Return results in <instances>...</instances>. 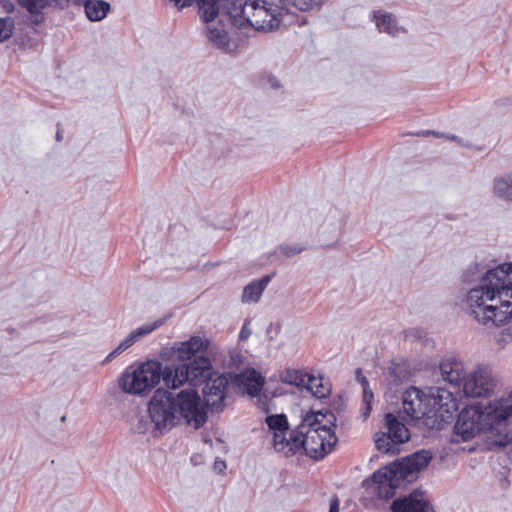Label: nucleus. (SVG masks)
<instances>
[{"label": "nucleus", "mask_w": 512, "mask_h": 512, "mask_svg": "<svg viewBox=\"0 0 512 512\" xmlns=\"http://www.w3.org/2000/svg\"><path fill=\"white\" fill-rule=\"evenodd\" d=\"M467 305L483 325L501 326L512 318V263L489 269L470 289Z\"/></svg>", "instance_id": "f257e3e1"}, {"label": "nucleus", "mask_w": 512, "mask_h": 512, "mask_svg": "<svg viewBox=\"0 0 512 512\" xmlns=\"http://www.w3.org/2000/svg\"><path fill=\"white\" fill-rule=\"evenodd\" d=\"M321 413H307L297 426V432L301 435L303 452L313 459H322L330 453L337 442L334 431L322 423Z\"/></svg>", "instance_id": "f03ea898"}, {"label": "nucleus", "mask_w": 512, "mask_h": 512, "mask_svg": "<svg viewBox=\"0 0 512 512\" xmlns=\"http://www.w3.org/2000/svg\"><path fill=\"white\" fill-rule=\"evenodd\" d=\"M288 0H245L238 3L232 16H241L256 30L270 31L280 26Z\"/></svg>", "instance_id": "7ed1b4c3"}, {"label": "nucleus", "mask_w": 512, "mask_h": 512, "mask_svg": "<svg viewBox=\"0 0 512 512\" xmlns=\"http://www.w3.org/2000/svg\"><path fill=\"white\" fill-rule=\"evenodd\" d=\"M498 406L475 403L463 408L454 426V432L462 441H468L477 434L496 429L500 420Z\"/></svg>", "instance_id": "20e7f679"}, {"label": "nucleus", "mask_w": 512, "mask_h": 512, "mask_svg": "<svg viewBox=\"0 0 512 512\" xmlns=\"http://www.w3.org/2000/svg\"><path fill=\"white\" fill-rule=\"evenodd\" d=\"M434 404L450 415L459 410L457 398L452 391L444 388H439L437 396L434 398L426 395L417 387H410L403 395V411L412 420H420L428 416L432 412Z\"/></svg>", "instance_id": "39448f33"}, {"label": "nucleus", "mask_w": 512, "mask_h": 512, "mask_svg": "<svg viewBox=\"0 0 512 512\" xmlns=\"http://www.w3.org/2000/svg\"><path fill=\"white\" fill-rule=\"evenodd\" d=\"M168 370L170 366L163 367L156 359L147 360L135 368H127L119 378V386L126 393L143 395L155 388L161 380L165 383Z\"/></svg>", "instance_id": "423d86ee"}, {"label": "nucleus", "mask_w": 512, "mask_h": 512, "mask_svg": "<svg viewBox=\"0 0 512 512\" xmlns=\"http://www.w3.org/2000/svg\"><path fill=\"white\" fill-rule=\"evenodd\" d=\"M211 370L210 359L199 355L188 364L170 365V370L165 375V385L170 389H177L186 382L196 385L208 379L213 374Z\"/></svg>", "instance_id": "0eeeda50"}, {"label": "nucleus", "mask_w": 512, "mask_h": 512, "mask_svg": "<svg viewBox=\"0 0 512 512\" xmlns=\"http://www.w3.org/2000/svg\"><path fill=\"white\" fill-rule=\"evenodd\" d=\"M394 462L375 471L369 479L363 482L366 491L377 499L392 498L401 482L405 479Z\"/></svg>", "instance_id": "6e6552de"}, {"label": "nucleus", "mask_w": 512, "mask_h": 512, "mask_svg": "<svg viewBox=\"0 0 512 512\" xmlns=\"http://www.w3.org/2000/svg\"><path fill=\"white\" fill-rule=\"evenodd\" d=\"M148 412L157 430L162 431L174 426L176 410L172 393L157 389L149 401Z\"/></svg>", "instance_id": "1a4fd4ad"}, {"label": "nucleus", "mask_w": 512, "mask_h": 512, "mask_svg": "<svg viewBox=\"0 0 512 512\" xmlns=\"http://www.w3.org/2000/svg\"><path fill=\"white\" fill-rule=\"evenodd\" d=\"M385 425L387 432L375 434L376 448L382 453L396 454L399 452L398 446L410 439V432L392 413L386 414Z\"/></svg>", "instance_id": "9d476101"}, {"label": "nucleus", "mask_w": 512, "mask_h": 512, "mask_svg": "<svg viewBox=\"0 0 512 512\" xmlns=\"http://www.w3.org/2000/svg\"><path fill=\"white\" fill-rule=\"evenodd\" d=\"M174 405L176 413L195 428L201 427L207 420L206 412L201 406L200 396L194 389L180 391L174 397Z\"/></svg>", "instance_id": "9b49d317"}, {"label": "nucleus", "mask_w": 512, "mask_h": 512, "mask_svg": "<svg viewBox=\"0 0 512 512\" xmlns=\"http://www.w3.org/2000/svg\"><path fill=\"white\" fill-rule=\"evenodd\" d=\"M283 383L304 387L317 398H324L330 393L328 384L323 383L322 377H315L300 369H286L280 374Z\"/></svg>", "instance_id": "f8f14e48"}, {"label": "nucleus", "mask_w": 512, "mask_h": 512, "mask_svg": "<svg viewBox=\"0 0 512 512\" xmlns=\"http://www.w3.org/2000/svg\"><path fill=\"white\" fill-rule=\"evenodd\" d=\"M495 384L488 366H478L473 372L466 375L460 390L466 396L479 398L487 396Z\"/></svg>", "instance_id": "ddd939ff"}, {"label": "nucleus", "mask_w": 512, "mask_h": 512, "mask_svg": "<svg viewBox=\"0 0 512 512\" xmlns=\"http://www.w3.org/2000/svg\"><path fill=\"white\" fill-rule=\"evenodd\" d=\"M229 381L226 376L212 374L204 381L202 389L206 405L215 410H221L224 406L226 391Z\"/></svg>", "instance_id": "4468645a"}, {"label": "nucleus", "mask_w": 512, "mask_h": 512, "mask_svg": "<svg viewBox=\"0 0 512 512\" xmlns=\"http://www.w3.org/2000/svg\"><path fill=\"white\" fill-rule=\"evenodd\" d=\"M392 512H434L425 493L414 490L407 496L395 499L390 507Z\"/></svg>", "instance_id": "2eb2a0df"}, {"label": "nucleus", "mask_w": 512, "mask_h": 512, "mask_svg": "<svg viewBox=\"0 0 512 512\" xmlns=\"http://www.w3.org/2000/svg\"><path fill=\"white\" fill-rule=\"evenodd\" d=\"M440 371L443 379L456 389L452 393L458 399L457 395L467 375L463 363L454 356L446 357L440 363Z\"/></svg>", "instance_id": "dca6fc26"}, {"label": "nucleus", "mask_w": 512, "mask_h": 512, "mask_svg": "<svg viewBox=\"0 0 512 512\" xmlns=\"http://www.w3.org/2000/svg\"><path fill=\"white\" fill-rule=\"evenodd\" d=\"M273 447L285 457L303 453V442H301V435L297 432V427L290 432L274 435Z\"/></svg>", "instance_id": "f3484780"}, {"label": "nucleus", "mask_w": 512, "mask_h": 512, "mask_svg": "<svg viewBox=\"0 0 512 512\" xmlns=\"http://www.w3.org/2000/svg\"><path fill=\"white\" fill-rule=\"evenodd\" d=\"M431 460V455L428 451H419L414 454L394 461L397 464V469L403 475V478L407 480L411 475L417 473L421 469L428 466Z\"/></svg>", "instance_id": "a211bd4d"}, {"label": "nucleus", "mask_w": 512, "mask_h": 512, "mask_svg": "<svg viewBox=\"0 0 512 512\" xmlns=\"http://www.w3.org/2000/svg\"><path fill=\"white\" fill-rule=\"evenodd\" d=\"M209 348V341L199 336H192L189 340L180 342L174 348L177 358L181 361H187L198 357V353H204Z\"/></svg>", "instance_id": "6ab92c4d"}, {"label": "nucleus", "mask_w": 512, "mask_h": 512, "mask_svg": "<svg viewBox=\"0 0 512 512\" xmlns=\"http://www.w3.org/2000/svg\"><path fill=\"white\" fill-rule=\"evenodd\" d=\"M163 324L162 320L153 322L152 324H144L141 327L133 330L107 357L110 359L119 355L129 347H131L140 337L145 336L159 328Z\"/></svg>", "instance_id": "aec40b11"}, {"label": "nucleus", "mask_w": 512, "mask_h": 512, "mask_svg": "<svg viewBox=\"0 0 512 512\" xmlns=\"http://www.w3.org/2000/svg\"><path fill=\"white\" fill-rule=\"evenodd\" d=\"M110 5L103 0H87L84 3L86 16L91 21L102 20L108 13Z\"/></svg>", "instance_id": "412c9836"}, {"label": "nucleus", "mask_w": 512, "mask_h": 512, "mask_svg": "<svg viewBox=\"0 0 512 512\" xmlns=\"http://www.w3.org/2000/svg\"><path fill=\"white\" fill-rule=\"evenodd\" d=\"M31 14H40L47 6L65 7L69 0H17Z\"/></svg>", "instance_id": "4be33fe9"}, {"label": "nucleus", "mask_w": 512, "mask_h": 512, "mask_svg": "<svg viewBox=\"0 0 512 512\" xmlns=\"http://www.w3.org/2000/svg\"><path fill=\"white\" fill-rule=\"evenodd\" d=\"M240 377L249 395L256 396L260 393L264 385V379L257 371H246Z\"/></svg>", "instance_id": "5701e85b"}, {"label": "nucleus", "mask_w": 512, "mask_h": 512, "mask_svg": "<svg viewBox=\"0 0 512 512\" xmlns=\"http://www.w3.org/2000/svg\"><path fill=\"white\" fill-rule=\"evenodd\" d=\"M271 280L270 275H266L259 281H254L248 284L243 291L242 300L244 302L258 301L262 292Z\"/></svg>", "instance_id": "b1692460"}, {"label": "nucleus", "mask_w": 512, "mask_h": 512, "mask_svg": "<svg viewBox=\"0 0 512 512\" xmlns=\"http://www.w3.org/2000/svg\"><path fill=\"white\" fill-rule=\"evenodd\" d=\"M199 12L204 22L213 21L219 13L217 0H198Z\"/></svg>", "instance_id": "393cba45"}, {"label": "nucleus", "mask_w": 512, "mask_h": 512, "mask_svg": "<svg viewBox=\"0 0 512 512\" xmlns=\"http://www.w3.org/2000/svg\"><path fill=\"white\" fill-rule=\"evenodd\" d=\"M265 422L269 429L273 431V436L289 431L288 419L284 414L267 416Z\"/></svg>", "instance_id": "a878e982"}, {"label": "nucleus", "mask_w": 512, "mask_h": 512, "mask_svg": "<svg viewBox=\"0 0 512 512\" xmlns=\"http://www.w3.org/2000/svg\"><path fill=\"white\" fill-rule=\"evenodd\" d=\"M374 18L379 31L386 32L391 35H395L398 32L399 29L391 14L383 13L380 16L375 15Z\"/></svg>", "instance_id": "bb28decb"}, {"label": "nucleus", "mask_w": 512, "mask_h": 512, "mask_svg": "<svg viewBox=\"0 0 512 512\" xmlns=\"http://www.w3.org/2000/svg\"><path fill=\"white\" fill-rule=\"evenodd\" d=\"M494 191L498 197L512 201V177L495 179Z\"/></svg>", "instance_id": "cd10ccee"}, {"label": "nucleus", "mask_w": 512, "mask_h": 512, "mask_svg": "<svg viewBox=\"0 0 512 512\" xmlns=\"http://www.w3.org/2000/svg\"><path fill=\"white\" fill-rule=\"evenodd\" d=\"M373 401H374L373 392L369 388L364 389L363 396H362V408H361V412H362V416H363L364 420H366L371 413Z\"/></svg>", "instance_id": "c85d7f7f"}, {"label": "nucleus", "mask_w": 512, "mask_h": 512, "mask_svg": "<svg viewBox=\"0 0 512 512\" xmlns=\"http://www.w3.org/2000/svg\"><path fill=\"white\" fill-rule=\"evenodd\" d=\"M500 420L505 421L509 417L512 416V394L510 395L509 399L506 401L505 405H502L498 407Z\"/></svg>", "instance_id": "c756f323"}, {"label": "nucleus", "mask_w": 512, "mask_h": 512, "mask_svg": "<svg viewBox=\"0 0 512 512\" xmlns=\"http://www.w3.org/2000/svg\"><path fill=\"white\" fill-rule=\"evenodd\" d=\"M12 34V25L8 20L0 19V42L8 39Z\"/></svg>", "instance_id": "7c9ffc66"}, {"label": "nucleus", "mask_w": 512, "mask_h": 512, "mask_svg": "<svg viewBox=\"0 0 512 512\" xmlns=\"http://www.w3.org/2000/svg\"><path fill=\"white\" fill-rule=\"evenodd\" d=\"M208 38L216 44H222L226 39V33L219 29H209Z\"/></svg>", "instance_id": "2f4dec72"}, {"label": "nucleus", "mask_w": 512, "mask_h": 512, "mask_svg": "<svg viewBox=\"0 0 512 512\" xmlns=\"http://www.w3.org/2000/svg\"><path fill=\"white\" fill-rule=\"evenodd\" d=\"M304 250L303 247H292V246H285L282 248V251L287 256H294Z\"/></svg>", "instance_id": "473e14b6"}, {"label": "nucleus", "mask_w": 512, "mask_h": 512, "mask_svg": "<svg viewBox=\"0 0 512 512\" xmlns=\"http://www.w3.org/2000/svg\"><path fill=\"white\" fill-rule=\"evenodd\" d=\"M356 378H357L358 382L361 384L363 390L369 388V382H368L367 378L362 374L361 369H357Z\"/></svg>", "instance_id": "72a5a7b5"}, {"label": "nucleus", "mask_w": 512, "mask_h": 512, "mask_svg": "<svg viewBox=\"0 0 512 512\" xmlns=\"http://www.w3.org/2000/svg\"><path fill=\"white\" fill-rule=\"evenodd\" d=\"M312 0H305L303 2L294 0V5L298 7L300 10H307L311 5Z\"/></svg>", "instance_id": "f704fd0d"}, {"label": "nucleus", "mask_w": 512, "mask_h": 512, "mask_svg": "<svg viewBox=\"0 0 512 512\" xmlns=\"http://www.w3.org/2000/svg\"><path fill=\"white\" fill-rule=\"evenodd\" d=\"M329 512H339V499L337 497L330 500Z\"/></svg>", "instance_id": "c9c22d12"}, {"label": "nucleus", "mask_w": 512, "mask_h": 512, "mask_svg": "<svg viewBox=\"0 0 512 512\" xmlns=\"http://www.w3.org/2000/svg\"><path fill=\"white\" fill-rule=\"evenodd\" d=\"M175 4L180 7H186L192 5L196 0H174Z\"/></svg>", "instance_id": "e433bc0d"}, {"label": "nucleus", "mask_w": 512, "mask_h": 512, "mask_svg": "<svg viewBox=\"0 0 512 512\" xmlns=\"http://www.w3.org/2000/svg\"><path fill=\"white\" fill-rule=\"evenodd\" d=\"M214 468L218 471H223L224 469H226V463L224 461H221V460H217L215 461L214 463Z\"/></svg>", "instance_id": "4c0bfd02"}, {"label": "nucleus", "mask_w": 512, "mask_h": 512, "mask_svg": "<svg viewBox=\"0 0 512 512\" xmlns=\"http://www.w3.org/2000/svg\"><path fill=\"white\" fill-rule=\"evenodd\" d=\"M250 335V332L246 330L245 326L241 329V332H240V338L242 340H245L249 337Z\"/></svg>", "instance_id": "58836bf2"}, {"label": "nucleus", "mask_w": 512, "mask_h": 512, "mask_svg": "<svg viewBox=\"0 0 512 512\" xmlns=\"http://www.w3.org/2000/svg\"><path fill=\"white\" fill-rule=\"evenodd\" d=\"M424 135H434L436 137H441L442 135L438 132H435V131H427L426 133H424Z\"/></svg>", "instance_id": "ea45409f"}, {"label": "nucleus", "mask_w": 512, "mask_h": 512, "mask_svg": "<svg viewBox=\"0 0 512 512\" xmlns=\"http://www.w3.org/2000/svg\"><path fill=\"white\" fill-rule=\"evenodd\" d=\"M451 140H456V137L455 136H451L449 137Z\"/></svg>", "instance_id": "a19ab883"}, {"label": "nucleus", "mask_w": 512, "mask_h": 512, "mask_svg": "<svg viewBox=\"0 0 512 512\" xmlns=\"http://www.w3.org/2000/svg\"><path fill=\"white\" fill-rule=\"evenodd\" d=\"M76 3L79 4L80 3V0H76Z\"/></svg>", "instance_id": "79ce46f5"}]
</instances>
